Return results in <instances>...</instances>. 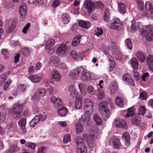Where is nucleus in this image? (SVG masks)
Instances as JSON below:
<instances>
[{"label":"nucleus","mask_w":153,"mask_h":153,"mask_svg":"<svg viewBox=\"0 0 153 153\" xmlns=\"http://www.w3.org/2000/svg\"><path fill=\"white\" fill-rule=\"evenodd\" d=\"M92 75V74L88 72L82 66L72 70L69 73V76L73 79H77L79 77L84 81L93 79L91 77Z\"/></svg>","instance_id":"obj_1"},{"label":"nucleus","mask_w":153,"mask_h":153,"mask_svg":"<svg viewBox=\"0 0 153 153\" xmlns=\"http://www.w3.org/2000/svg\"><path fill=\"white\" fill-rule=\"evenodd\" d=\"M94 103L93 101L88 98H85L83 100V109L85 114L82 115L79 120V122L82 123L83 122V123H88L90 120V115L94 112Z\"/></svg>","instance_id":"obj_2"},{"label":"nucleus","mask_w":153,"mask_h":153,"mask_svg":"<svg viewBox=\"0 0 153 153\" xmlns=\"http://www.w3.org/2000/svg\"><path fill=\"white\" fill-rule=\"evenodd\" d=\"M141 35L149 41H151L153 39V27L152 25H149L146 27V30H142Z\"/></svg>","instance_id":"obj_3"},{"label":"nucleus","mask_w":153,"mask_h":153,"mask_svg":"<svg viewBox=\"0 0 153 153\" xmlns=\"http://www.w3.org/2000/svg\"><path fill=\"white\" fill-rule=\"evenodd\" d=\"M83 6L89 13L93 12L96 8L95 4L90 0H86L84 3Z\"/></svg>","instance_id":"obj_4"},{"label":"nucleus","mask_w":153,"mask_h":153,"mask_svg":"<svg viewBox=\"0 0 153 153\" xmlns=\"http://www.w3.org/2000/svg\"><path fill=\"white\" fill-rule=\"evenodd\" d=\"M121 25V22L120 19L115 18L111 21L110 24H108V26L110 29L118 30Z\"/></svg>","instance_id":"obj_5"},{"label":"nucleus","mask_w":153,"mask_h":153,"mask_svg":"<svg viewBox=\"0 0 153 153\" xmlns=\"http://www.w3.org/2000/svg\"><path fill=\"white\" fill-rule=\"evenodd\" d=\"M46 93V90L43 88H39L37 91V94H35L32 97V99L34 101H38L40 99V97L44 96Z\"/></svg>","instance_id":"obj_6"},{"label":"nucleus","mask_w":153,"mask_h":153,"mask_svg":"<svg viewBox=\"0 0 153 153\" xmlns=\"http://www.w3.org/2000/svg\"><path fill=\"white\" fill-rule=\"evenodd\" d=\"M19 11L20 18L22 19H24L26 17L27 12V6L25 3H22L20 4Z\"/></svg>","instance_id":"obj_7"},{"label":"nucleus","mask_w":153,"mask_h":153,"mask_svg":"<svg viewBox=\"0 0 153 153\" xmlns=\"http://www.w3.org/2000/svg\"><path fill=\"white\" fill-rule=\"evenodd\" d=\"M70 55L72 58L77 60H82L85 56L83 53L77 52L75 51H71Z\"/></svg>","instance_id":"obj_8"},{"label":"nucleus","mask_w":153,"mask_h":153,"mask_svg":"<svg viewBox=\"0 0 153 153\" xmlns=\"http://www.w3.org/2000/svg\"><path fill=\"white\" fill-rule=\"evenodd\" d=\"M22 111V105L19 103H16L14 105L13 108L9 112L10 113L15 114H19L21 113Z\"/></svg>","instance_id":"obj_9"},{"label":"nucleus","mask_w":153,"mask_h":153,"mask_svg":"<svg viewBox=\"0 0 153 153\" xmlns=\"http://www.w3.org/2000/svg\"><path fill=\"white\" fill-rule=\"evenodd\" d=\"M145 9L146 11L144 15L149 17L153 14V7L152 3L149 1H147L145 4Z\"/></svg>","instance_id":"obj_10"},{"label":"nucleus","mask_w":153,"mask_h":153,"mask_svg":"<svg viewBox=\"0 0 153 153\" xmlns=\"http://www.w3.org/2000/svg\"><path fill=\"white\" fill-rule=\"evenodd\" d=\"M82 137L85 140L87 141L89 146L91 144H92V147L94 146V141L96 138L94 134H91L89 136H88L87 134H84L83 135Z\"/></svg>","instance_id":"obj_11"},{"label":"nucleus","mask_w":153,"mask_h":153,"mask_svg":"<svg viewBox=\"0 0 153 153\" xmlns=\"http://www.w3.org/2000/svg\"><path fill=\"white\" fill-rule=\"evenodd\" d=\"M67 48L65 44H60L56 50V53L61 56H64L65 55Z\"/></svg>","instance_id":"obj_12"},{"label":"nucleus","mask_w":153,"mask_h":153,"mask_svg":"<svg viewBox=\"0 0 153 153\" xmlns=\"http://www.w3.org/2000/svg\"><path fill=\"white\" fill-rule=\"evenodd\" d=\"M114 126L118 128H126V122L122 119H117L114 120Z\"/></svg>","instance_id":"obj_13"},{"label":"nucleus","mask_w":153,"mask_h":153,"mask_svg":"<svg viewBox=\"0 0 153 153\" xmlns=\"http://www.w3.org/2000/svg\"><path fill=\"white\" fill-rule=\"evenodd\" d=\"M123 79L131 85L134 86L135 85L134 81L130 75L128 74H126L123 75Z\"/></svg>","instance_id":"obj_14"},{"label":"nucleus","mask_w":153,"mask_h":153,"mask_svg":"<svg viewBox=\"0 0 153 153\" xmlns=\"http://www.w3.org/2000/svg\"><path fill=\"white\" fill-rule=\"evenodd\" d=\"M123 79L131 85L134 86L135 85L134 81L130 75L128 74H126L123 75Z\"/></svg>","instance_id":"obj_15"},{"label":"nucleus","mask_w":153,"mask_h":153,"mask_svg":"<svg viewBox=\"0 0 153 153\" xmlns=\"http://www.w3.org/2000/svg\"><path fill=\"white\" fill-rule=\"evenodd\" d=\"M146 62L149 66V70L153 72V56L148 55L147 57Z\"/></svg>","instance_id":"obj_16"},{"label":"nucleus","mask_w":153,"mask_h":153,"mask_svg":"<svg viewBox=\"0 0 153 153\" xmlns=\"http://www.w3.org/2000/svg\"><path fill=\"white\" fill-rule=\"evenodd\" d=\"M26 123V120L24 118L21 119L18 122V124L24 133H26L27 131V129L25 128Z\"/></svg>","instance_id":"obj_17"},{"label":"nucleus","mask_w":153,"mask_h":153,"mask_svg":"<svg viewBox=\"0 0 153 153\" xmlns=\"http://www.w3.org/2000/svg\"><path fill=\"white\" fill-rule=\"evenodd\" d=\"M51 101L54 105L55 106L57 107L60 106L62 104V101L60 99L56 98L54 96L51 97Z\"/></svg>","instance_id":"obj_18"},{"label":"nucleus","mask_w":153,"mask_h":153,"mask_svg":"<svg viewBox=\"0 0 153 153\" xmlns=\"http://www.w3.org/2000/svg\"><path fill=\"white\" fill-rule=\"evenodd\" d=\"M136 56L140 62H144L146 55L141 51H138L136 53Z\"/></svg>","instance_id":"obj_19"},{"label":"nucleus","mask_w":153,"mask_h":153,"mask_svg":"<svg viewBox=\"0 0 153 153\" xmlns=\"http://www.w3.org/2000/svg\"><path fill=\"white\" fill-rule=\"evenodd\" d=\"M51 79L55 81L59 82L61 79V76L58 71L55 70L52 73Z\"/></svg>","instance_id":"obj_20"},{"label":"nucleus","mask_w":153,"mask_h":153,"mask_svg":"<svg viewBox=\"0 0 153 153\" xmlns=\"http://www.w3.org/2000/svg\"><path fill=\"white\" fill-rule=\"evenodd\" d=\"M69 91L71 95L74 98L76 97L78 95V92L77 91L74 85H71L69 86Z\"/></svg>","instance_id":"obj_21"},{"label":"nucleus","mask_w":153,"mask_h":153,"mask_svg":"<svg viewBox=\"0 0 153 153\" xmlns=\"http://www.w3.org/2000/svg\"><path fill=\"white\" fill-rule=\"evenodd\" d=\"M118 7L119 11L122 14H124L126 11V7L125 4L122 2H120L118 3Z\"/></svg>","instance_id":"obj_22"},{"label":"nucleus","mask_w":153,"mask_h":153,"mask_svg":"<svg viewBox=\"0 0 153 153\" xmlns=\"http://www.w3.org/2000/svg\"><path fill=\"white\" fill-rule=\"evenodd\" d=\"M122 138L125 140L126 146H128L130 144V137L128 133L127 132L124 133L122 135Z\"/></svg>","instance_id":"obj_23"},{"label":"nucleus","mask_w":153,"mask_h":153,"mask_svg":"<svg viewBox=\"0 0 153 153\" xmlns=\"http://www.w3.org/2000/svg\"><path fill=\"white\" fill-rule=\"evenodd\" d=\"M79 26L83 28H88L91 26V23L88 21H85L82 20H80L79 22Z\"/></svg>","instance_id":"obj_24"},{"label":"nucleus","mask_w":153,"mask_h":153,"mask_svg":"<svg viewBox=\"0 0 153 153\" xmlns=\"http://www.w3.org/2000/svg\"><path fill=\"white\" fill-rule=\"evenodd\" d=\"M29 79L32 82L38 83L41 80L42 78L41 76H38L36 75H30L29 77Z\"/></svg>","instance_id":"obj_25"},{"label":"nucleus","mask_w":153,"mask_h":153,"mask_svg":"<svg viewBox=\"0 0 153 153\" xmlns=\"http://www.w3.org/2000/svg\"><path fill=\"white\" fill-rule=\"evenodd\" d=\"M107 103L106 102L102 101L99 104L98 109L100 112L108 109L107 108Z\"/></svg>","instance_id":"obj_26"},{"label":"nucleus","mask_w":153,"mask_h":153,"mask_svg":"<svg viewBox=\"0 0 153 153\" xmlns=\"http://www.w3.org/2000/svg\"><path fill=\"white\" fill-rule=\"evenodd\" d=\"M68 112V111L66 108L65 107H61L57 111L58 114L62 117L65 116Z\"/></svg>","instance_id":"obj_27"},{"label":"nucleus","mask_w":153,"mask_h":153,"mask_svg":"<svg viewBox=\"0 0 153 153\" xmlns=\"http://www.w3.org/2000/svg\"><path fill=\"white\" fill-rule=\"evenodd\" d=\"M81 36L79 35L76 36L72 42V45L73 46H76L80 43Z\"/></svg>","instance_id":"obj_28"},{"label":"nucleus","mask_w":153,"mask_h":153,"mask_svg":"<svg viewBox=\"0 0 153 153\" xmlns=\"http://www.w3.org/2000/svg\"><path fill=\"white\" fill-rule=\"evenodd\" d=\"M78 145L77 148V153H87V148L85 145L82 144V146Z\"/></svg>","instance_id":"obj_29"},{"label":"nucleus","mask_w":153,"mask_h":153,"mask_svg":"<svg viewBox=\"0 0 153 153\" xmlns=\"http://www.w3.org/2000/svg\"><path fill=\"white\" fill-rule=\"evenodd\" d=\"M75 107L77 109H80L82 105V99L79 97L76 99L75 101Z\"/></svg>","instance_id":"obj_30"},{"label":"nucleus","mask_w":153,"mask_h":153,"mask_svg":"<svg viewBox=\"0 0 153 153\" xmlns=\"http://www.w3.org/2000/svg\"><path fill=\"white\" fill-rule=\"evenodd\" d=\"M113 146L115 149H120L121 146L119 139L115 138L113 141Z\"/></svg>","instance_id":"obj_31"},{"label":"nucleus","mask_w":153,"mask_h":153,"mask_svg":"<svg viewBox=\"0 0 153 153\" xmlns=\"http://www.w3.org/2000/svg\"><path fill=\"white\" fill-rule=\"evenodd\" d=\"M131 63L133 68L134 69H138L139 63L137 59L135 58H133L131 59Z\"/></svg>","instance_id":"obj_32"},{"label":"nucleus","mask_w":153,"mask_h":153,"mask_svg":"<svg viewBox=\"0 0 153 153\" xmlns=\"http://www.w3.org/2000/svg\"><path fill=\"white\" fill-rule=\"evenodd\" d=\"M100 113L102 115L103 119L105 120H106L110 116V111L109 109Z\"/></svg>","instance_id":"obj_33"},{"label":"nucleus","mask_w":153,"mask_h":153,"mask_svg":"<svg viewBox=\"0 0 153 153\" xmlns=\"http://www.w3.org/2000/svg\"><path fill=\"white\" fill-rule=\"evenodd\" d=\"M93 117L94 120L97 125L100 126L102 124V120L97 114H94Z\"/></svg>","instance_id":"obj_34"},{"label":"nucleus","mask_w":153,"mask_h":153,"mask_svg":"<svg viewBox=\"0 0 153 153\" xmlns=\"http://www.w3.org/2000/svg\"><path fill=\"white\" fill-rule=\"evenodd\" d=\"M55 43V41L54 39L52 38L49 39L46 42L45 49H49L54 45Z\"/></svg>","instance_id":"obj_35"},{"label":"nucleus","mask_w":153,"mask_h":153,"mask_svg":"<svg viewBox=\"0 0 153 153\" xmlns=\"http://www.w3.org/2000/svg\"><path fill=\"white\" fill-rule=\"evenodd\" d=\"M78 88L82 94L85 95L86 94V86L84 84L81 83L79 84Z\"/></svg>","instance_id":"obj_36"},{"label":"nucleus","mask_w":153,"mask_h":153,"mask_svg":"<svg viewBox=\"0 0 153 153\" xmlns=\"http://www.w3.org/2000/svg\"><path fill=\"white\" fill-rule=\"evenodd\" d=\"M109 10L108 9H105L103 16V19L105 22H108L110 19Z\"/></svg>","instance_id":"obj_37"},{"label":"nucleus","mask_w":153,"mask_h":153,"mask_svg":"<svg viewBox=\"0 0 153 153\" xmlns=\"http://www.w3.org/2000/svg\"><path fill=\"white\" fill-rule=\"evenodd\" d=\"M62 19L64 24H67L69 22L70 19L68 13H64L62 15Z\"/></svg>","instance_id":"obj_38"},{"label":"nucleus","mask_w":153,"mask_h":153,"mask_svg":"<svg viewBox=\"0 0 153 153\" xmlns=\"http://www.w3.org/2000/svg\"><path fill=\"white\" fill-rule=\"evenodd\" d=\"M134 108L133 107H131L128 108V113L126 114V117L127 118H128L133 116L134 114Z\"/></svg>","instance_id":"obj_39"},{"label":"nucleus","mask_w":153,"mask_h":153,"mask_svg":"<svg viewBox=\"0 0 153 153\" xmlns=\"http://www.w3.org/2000/svg\"><path fill=\"white\" fill-rule=\"evenodd\" d=\"M105 94L104 91L102 89L98 88L97 97L100 100L102 99L104 97Z\"/></svg>","instance_id":"obj_40"},{"label":"nucleus","mask_w":153,"mask_h":153,"mask_svg":"<svg viewBox=\"0 0 153 153\" xmlns=\"http://www.w3.org/2000/svg\"><path fill=\"white\" fill-rule=\"evenodd\" d=\"M75 141L77 147L79 145L80 146H82V144L85 145V143L83 142V141L81 137L79 136L77 137L75 139Z\"/></svg>","instance_id":"obj_41"},{"label":"nucleus","mask_w":153,"mask_h":153,"mask_svg":"<svg viewBox=\"0 0 153 153\" xmlns=\"http://www.w3.org/2000/svg\"><path fill=\"white\" fill-rule=\"evenodd\" d=\"M35 116L34 118L30 122L29 125L32 127H34L38 121V118Z\"/></svg>","instance_id":"obj_42"},{"label":"nucleus","mask_w":153,"mask_h":153,"mask_svg":"<svg viewBox=\"0 0 153 153\" xmlns=\"http://www.w3.org/2000/svg\"><path fill=\"white\" fill-rule=\"evenodd\" d=\"M115 103L116 105L120 107L123 106L124 104L123 102L120 98L117 97L115 99Z\"/></svg>","instance_id":"obj_43"},{"label":"nucleus","mask_w":153,"mask_h":153,"mask_svg":"<svg viewBox=\"0 0 153 153\" xmlns=\"http://www.w3.org/2000/svg\"><path fill=\"white\" fill-rule=\"evenodd\" d=\"M146 109L145 106H140L138 108V114L142 116L144 115L146 113Z\"/></svg>","instance_id":"obj_44"},{"label":"nucleus","mask_w":153,"mask_h":153,"mask_svg":"<svg viewBox=\"0 0 153 153\" xmlns=\"http://www.w3.org/2000/svg\"><path fill=\"white\" fill-rule=\"evenodd\" d=\"M71 135L69 134H65L63 137V142L65 144H66L71 141Z\"/></svg>","instance_id":"obj_45"},{"label":"nucleus","mask_w":153,"mask_h":153,"mask_svg":"<svg viewBox=\"0 0 153 153\" xmlns=\"http://www.w3.org/2000/svg\"><path fill=\"white\" fill-rule=\"evenodd\" d=\"M87 90L88 93L91 95H94L96 92V90L91 85L87 87Z\"/></svg>","instance_id":"obj_46"},{"label":"nucleus","mask_w":153,"mask_h":153,"mask_svg":"<svg viewBox=\"0 0 153 153\" xmlns=\"http://www.w3.org/2000/svg\"><path fill=\"white\" fill-rule=\"evenodd\" d=\"M76 132L78 133H80L82 132L83 128L81 124L79 123H76Z\"/></svg>","instance_id":"obj_47"},{"label":"nucleus","mask_w":153,"mask_h":153,"mask_svg":"<svg viewBox=\"0 0 153 153\" xmlns=\"http://www.w3.org/2000/svg\"><path fill=\"white\" fill-rule=\"evenodd\" d=\"M125 43L128 48L130 50L132 49L133 46L131 40L129 38H128L125 40Z\"/></svg>","instance_id":"obj_48"},{"label":"nucleus","mask_w":153,"mask_h":153,"mask_svg":"<svg viewBox=\"0 0 153 153\" xmlns=\"http://www.w3.org/2000/svg\"><path fill=\"white\" fill-rule=\"evenodd\" d=\"M21 53L23 54L25 56L29 55L30 53L29 49L27 48H24L22 49Z\"/></svg>","instance_id":"obj_49"},{"label":"nucleus","mask_w":153,"mask_h":153,"mask_svg":"<svg viewBox=\"0 0 153 153\" xmlns=\"http://www.w3.org/2000/svg\"><path fill=\"white\" fill-rule=\"evenodd\" d=\"M17 128L15 124L12 123H10L9 125L7 126V128L10 131H15Z\"/></svg>","instance_id":"obj_50"},{"label":"nucleus","mask_w":153,"mask_h":153,"mask_svg":"<svg viewBox=\"0 0 153 153\" xmlns=\"http://www.w3.org/2000/svg\"><path fill=\"white\" fill-rule=\"evenodd\" d=\"M25 146L27 147L31 148L32 150H34L36 147V145L34 143L28 142L25 144Z\"/></svg>","instance_id":"obj_51"},{"label":"nucleus","mask_w":153,"mask_h":153,"mask_svg":"<svg viewBox=\"0 0 153 153\" xmlns=\"http://www.w3.org/2000/svg\"><path fill=\"white\" fill-rule=\"evenodd\" d=\"M136 22L132 20V24L131 25V30L133 31H135L137 30V27H138L139 29H140L141 28L139 26H136Z\"/></svg>","instance_id":"obj_52"},{"label":"nucleus","mask_w":153,"mask_h":153,"mask_svg":"<svg viewBox=\"0 0 153 153\" xmlns=\"http://www.w3.org/2000/svg\"><path fill=\"white\" fill-rule=\"evenodd\" d=\"M26 88V86L24 84H21L18 86L17 90L19 92H22L25 91Z\"/></svg>","instance_id":"obj_53"},{"label":"nucleus","mask_w":153,"mask_h":153,"mask_svg":"<svg viewBox=\"0 0 153 153\" xmlns=\"http://www.w3.org/2000/svg\"><path fill=\"white\" fill-rule=\"evenodd\" d=\"M137 1L138 8L140 10H143L144 8V5L143 2L141 0H138Z\"/></svg>","instance_id":"obj_54"},{"label":"nucleus","mask_w":153,"mask_h":153,"mask_svg":"<svg viewBox=\"0 0 153 153\" xmlns=\"http://www.w3.org/2000/svg\"><path fill=\"white\" fill-rule=\"evenodd\" d=\"M148 97V94L146 93L145 92H141L140 95V98L142 100H145Z\"/></svg>","instance_id":"obj_55"},{"label":"nucleus","mask_w":153,"mask_h":153,"mask_svg":"<svg viewBox=\"0 0 153 153\" xmlns=\"http://www.w3.org/2000/svg\"><path fill=\"white\" fill-rule=\"evenodd\" d=\"M16 25V22L15 21H13L9 28L8 31L9 33L11 32L15 28Z\"/></svg>","instance_id":"obj_56"},{"label":"nucleus","mask_w":153,"mask_h":153,"mask_svg":"<svg viewBox=\"0 0 153 153\" xmlns=\"http://www.w3.org/2000/svg\"><path fill=\"white\" fill-rule=\"evenodd\" d=\"M46 0H28V2L30 4H34L36 3H39L40 2L44 3Z\"/></svg>","instance_id":"obj_57"},{"label":"nucleus","mask_w":153,"mask_h":153,"mask_svg":"<svg viewBox=\"0 0 153 153\" xmlns=\"http://www.w3.org/2000/svg\"><path fill=\"white\" fill-rule=\"evenodd\" d=\"M36 117H37L38 118V121H43L45 120L47 118V116L46 115L44 114L42 115V114H39L38 115H36Z\"/></svg>","instance_id":"obj_58"},{"label":"nucleus","mask_w":153,"mask_h":153,"mask_svg":"<svg viewBox=\"0 0 153 153\" xmlns=\"http://www.w3.org/2000/svg\"><path fill=\"white\" fill-rule=\"evenodd\" d=\"M131 121L132 123L134 125H137L140 123V121L136 116L132 117Z\"/></svg>","instance_id":"obj_59"},{"label":"nucleus","mask_w":153,"mask_h":153,"mask_svg":"<svg viewBox=\"0 0 153 153\" xmlns=\"http://www.w3.org/2000/svg\"><path fill=\"white\" fill-rule=\"evenodd\" d=\"M11 82V81L10 80H8L5 83L3 86L4 90L7 91L8 90V87L10 84Z\"/></svg>","instance_id":"obj_60"},{"label":"nucleus","mask_w":153,"mask_h":153,"mask_svg":"<svg viewBox=\"0 0 153 153\" xmlns=\"http://www.w3.org/2000/svg\"><path fill=\"white\" fill-rule=\"evenodd\" d=\"M2 54L4 56V58L7 59L9 56V53L8 52L7 50L6 49H3L1 50Z\"/></svg>","instance_id":"obj_61"},{"label":"nucleus","mask_w":153,"mask_h":153,"mask_svg":"<svg viewBox=\"0 0 153 153\" xmlns=\"http://www.w3.org/2000/svg\"><path fill=\"white\" fill-rule=\"evenodd\" d=\"M7 79V76L6 73H4L1 75L0 78V81L1 83H3Z\"/></svg>","instance_id":"obj_62"},{"label":"nucleus","mask_w":153,"mask_h":153,"mask_svg":"<svg viewBox=\"0 0 153 153\" xmlns=\"http://www.w3.org/2000/svg\"><path fill=\"white\" fill-rule=\"evenodd\" d=\"M103 33V30L100 27H97V30L95 32V35L97 36L101 35Z\"/></svg>","instance_id":"obj_63"},{"label":"nucleus","mask_w":153,"mask_h":153,"mask_svg":"<svg viewBox=\"0 0 153 153\" xmlns=\"http://www.w3.org/2000/svg\"><path fill=\"white\" fill-rule=\"evenodd\" d=\"M30 26V24L29 23H27L26 25L24 27L23 30L22 32L24 33H26L27 31L28 30L29 27Z\"/></svg>","instance_id":"obj_64"}]
</instances>
